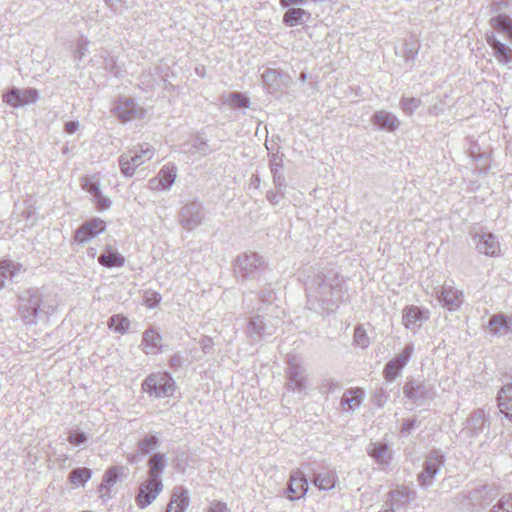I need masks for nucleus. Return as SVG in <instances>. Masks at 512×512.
<instances>
[{"label": "nucleus", "mask_w": 512, "mask_h": 512, "mask_svg": "<svg viewBox=\"0 0 512 512\" xmlns=\"http://www.w3.org/2000/svg\"><path fill=\"white\" fill-rule=\"evenodd\" d=\"M161 301V295L155 291H145L143 296V302L148 308L156 307Z\"/></svg>", "instance_id": "nucleus-46"}, {"label": "nucleus", "mask_w": 512, "mask_h": 512, "mask_svg": "<svg viewBox=\"0 0 512 512\" xmlns=\"http://www.w3.org/2000/svg\"><path fill=\"white\" fill-rule=\"evenodd\" d=\"M404 396L415 405H422L426 401L433 400L435 390L432 386L426 385L423 381L410 379L403 386Z\"/></svg>", "instance_id": "nucleus-8"}, {"label": "nucleus", "mask_w": 512, "mask_h": 512, "mask_svg": "<svg viewBox=\"0 0 512 512\" xmlns=\"http://www.w3.org/2000/svg\"><path fill=\"white\" fill-rule=\"evenodd\" d=\"M341 296L340 282L336 274H318L307 288V305L319 313L333 312Z\"/></svg>", "instance_id": "nucleus-1"}, {"label": "nucleus", "mask_w": 512, "mask_h": 512, "mask_svg": "<svg viewBox=\"0 0 512 512\" xmlns=\"http://www.w3.org/2000/svg\"><path fill=\"white\" fill-rule=\"evenodd\" d=\"M18 312L26 325L35 324L41 315L55 311L56 302L50 296H43L39 290L30 289L19 296Z\"/></svg>", "instance_id": "nucleus-3"}, {"label": "nucleus", "mask_w": 512, "mask_h": 512, "mask_svg": "<svg viewBox=\"0 0 512 512\" xmlns=\"http://www.w3.org/2000/svg\"><path fill=\"white\" fill-rule=\"evenodd\" d=\"M128 472L129 469L126 466H112L107 469L99 486L100 492L103 490L109 491L110 487L116 484L119 479L126 478Z\"/></svg>", "instance_id": "nucleus-26"}, {"label": "nucleus", "mask_w": 512, "mask_h": 512, "mask_svg": "<svg viewBox=\"0 0 512 512\" xmlns=\"http://www.w3.org/2000/svg\"><path fill=\"white\" fill-rule=\"evenodd\" d=\"M277 324L262 315L251 316L247 322L246 334L251 342L258 343L276 332Z\"/></svg>", "instance_id": "nucleus-6"}, {"label": "nucleus", "mask_w": 512, "mask_h": 512, "mask_svg": "<svg viewBox=\"0 0 512 512\" xmlns=\"http://www.w3.org/2000/svg\"><path fill=\"white\" fill-rule=\"evenodd\" d=\"M91 475L92 472L89 468H76L70 472L69 480L74 485H84L91 478Z\"/></svg>", "instance_id": "nucleus-38"}, {"label": "nucleus", "mask_w": 512, "mask_h": 512, "mask_svg": "<svg viewBox=\"0 0 512 512\" xmlns=\"http://www.w3.org/2000/svg\"><path fill=\"white\" fill-rule=\"evenodd\" d=\"M19 269L20 267L9 260L0 261V290L4 287L5 280H12Z\"/></svg>", "instance_id": "nucleus-36"}, {"label": "nucleus", "mask_w": 512, "mask_h": 512, "mask_svg": "<svg viewBox=\"0 0 512 512\" xmlns=\"http://www.w3.org/2000/svg\"><path fill=\"white\" fill-rule=\"evenodd\" d=\"M155 154V149L149 144L139 146L138 150H130L120 155L118 162L121 173L126 177H132L135 170L151 160Z\"/></svg>", "instance_id": "nucleus-4"}, {"label": "nucleus", "mask_w": 512, "mask_h": 512, "mask_svg": "<svg viewBox=\"0 0 512 512\" xmlns=\"http://www.w3.org/2000/svg\"><path fill=\"white\" fill-rule=\"evenodd\" d=\"M444 463L445 457L442 452L439 450L430 451L423 463V471L418 475L419 485L424 488L431 486Z\"/></svg>", "instance_id": "nucleus-7"}, {"label": "nucleus", "mask_w": 512, "mask_h": 512, "mask_svg": "<svg viewBox=\"0 0 512 512\" xmlns=\"http://www.w3.org/2000/svg\"><path fill=\"white\" fill-rule=\"evenodd\" d=\"M262 81L269 93L280 91L284 86H286L283 75L280 71L275 69H267L262 74Z\"/></svg>", "instance_id": "nucleus-27"}, {"label": "nucleus", "mask_w": 512, "mask_h": 512, "mask_svg": "<svg viewBox=\"0 0 512 512\" xmlns=\"http://www.w3.org/2000/svg\"><path fill=\"white\" fill-rule=\"evenodd\" d=\"M200 346H201V349L202 351L205 353V354H208V353H211L212 350H213V346H214V343H213V340L212 338L208 337V336H204L200 342H199Z\"/></svg>", "instance_id": "nucleus-56"}, {"label": "nucleus", "mask_w": 512, "mask_h": 512, "mask_svg": "<svg viewBox=\"0 0 512 512\" xmlns=\"http://www.w3.org/2000/svg\"><path fill=\"white\" fill-rule=\"evenodd\" d=\"M3 101L14 108L22 107V103L19 100V89L11 88L3 95Z\"/></svg>", "instance_id": "nucleus-42"}, {"label": "nucleus", "mask_w": 512, "mask_h": 512, "mask_svg": "<svg viewBox=\"0 0 512 512\" xmlns=\"http://www.w3.org/2000/svg\"><path fill=\"white\" fill-rule=\"evenodd\" d=\"M142 349L147 355H155L162 350V337L155 329H147L142 335Z\"/></svg>", "instance_id": "nucleus-23"}, {"label": "nucleus", "mask_w": 512, "mask_h": 512, "mask_svg": "<svg viewBox=\"0 0 512 512\" xmlns=\"http://www.w3.org/2000/svg\"><path fill=\"white\" fill-rule=\"evenodd\" d=\"M98 262L108 268L122 267L125 263V257L114 250L111 246H107L105 252L98 257Z\"/></svg>", "instance_id": "nucleus-34"}, {"label": "nucleus", "mask_w": 512, "mask_h": 512, "mask_svg": "<svg viewBox=\"0 0 512 512\" xmlns=\"http://www.w3.org/2000/svg\"><path fill=\"white\" fill-rule=\"evenodd\" d=\"M162 489V481H153L148 478L144 480L139 485L138 494L135 498L137 506L141 509L149 506L157 498Z\"/></svg>", "instance_id": "nucleus-13"}, {"label": "nucleus", "mask_w": 512, "mask_h": 512, "mask_svg": "<svg viewBox=\"0 0 512 512\" xmlns=\"http://www.w3.org/2000/svg\"><path fill=\"white\" fill-rule=\"evenodd\" d=\"M181 152L204 156L209 153V145L200 136H194L180 146Z\"/></svg>", "instance_id": "nucleus-32"}, {"label": "nucleus", "mask_w": 512, "mask_h": 512, "mask_svg": "<svg viewBox=\"0 0 512 512\" xmlns=\"http://www.w3.org/2000/svg\"><path fill=\"white\" fill-rule=\"evenodd\" d=\"M420 104L421 100L418 98H402L400 100V108L407 115H412Z\"/></svg>", "instance_id": "nucleus-41"}, {"label": "nucleus", "mask_w": 512, "mask_h": 512, "mask_svg": "<svg viewBox=\"0 0 512 512\" xmlns=\"http://www.w3.org/2000/svg\"><path fill=\"white\" fill-rule=\"evenodd\" d=\"M487 423L485 411L483 409H476L467 418L466 429L470 436L476 437L484 431Z\"/></svg>", "instance_id": "nucleus-25"}, {"label": "nucleus", "mask_w": 512, "mask_h": 512, "mask_svg": "<svg viewBox=\"0 0 512 512\" xmlns=\"http://www.w3.org/2000/svg\"><path fill=\"white\" fill-rule=\"evenodd\" d=\"M203 220V207L198 201L184 205L179 213V222L186 230H194Z\"/></svg>", "instance_id": "nucleus-12"}, {"label": "nucleus", "mask_w": 512, "mask_h": 512, "mask_svg": "<svg viewBox=\"0 0 512 512\" xmlns=\"http://www.w3.org/2000/svg\"><path fill=\"white\" fill-rule=\"evenodd\" d=\"M366 452L378 465H389L392 460V450L384 442H370Z\"/></svg>", "instance_id": "nucleus-21"}, {"label": "nucleus", "mask_w": 512, "mask_h": 512, "mask_svg": "<svg viewBox=\"0 0 512 512\" xmlns=\"http://www.w3.org/2000/svg\"><path fill=\"white\" fill-rule=\"evenodd\" d=\"M489 331L495 336H506L512 333V318L499 313L491 316L488 322Z\"/></svg>", "instance_id": "nucleus-22"}, {"label": "nucleus", "mask_w": 512, "mask_h": 512, "mask_svg": "<svg viewBox=\"0 0 512 512\" xmlns=\"http://www.w3.org/2000/svg\"><path fill=\"white\" fill-rule=\"evenodd\" d=\"M251 182L253 185H255V187H258L260 185V177L258 175H253L252 176V179H251Z\"/></svg>", "instance_id": "nucleus-62"}, {"label": "nucleus", "mask_w": 512, "mask_h": 512, "mask_svg": "<svg viewBox=\"0 0 512 512\" xmlns=\"http://www.w3.org/2000/svg\"><path fill=\"white\" fill-rule=\"evenodd\" d=\"M413 352L414 345L408 344L404 347L400 354L389 360L383 370L384 378L389 382L395 381V379L401 374L403 368L409 362Z\"/></svg>", "instance_id": "nucleus-10"}, {"label": "nucleus", "mask_w": 512, "mask_h": 512, "mask_svg": "<svg viewBox=\"0 0 512 512\" xmlns=\"http://www.w3.org/2000/svg\"><path fill=\"white\" fill-rule=\"evenodd\" d=\"M287 379V390L298 393L305 390L307 384V373L302 366L290 362L287 369Z\"/></svg>", "instance_id": "nucleus-17"}, {"label": "nucleus", "mask_w": 512, "mask_h": 512, "mask_svg": "<svg viewBox=\"0 0 512 512\" xmlns=\"http://www.w3.org/2000/svg\"><path fill=\"white\" fill-rule=\"evenodd\" d=\"M129 461L131 463L135 462L136 461V455H132L130 458H129Z\"/></svg>", "instance_id": "nucleus-63"}, {"label": "nucleus", "mask_w": 512, "mask_h": 512, "mask_svg": "<svg viewBox=\"0 0 512 512\" xmlns=\"http://www.w3.org/2000/svg\"><path fill=\"white\" fill-rule=\"evenodd\" d=\"M433 294L442 307L449 311L459 309L463 302V292L456 289L453 282H445L442 286L434 288Z\"/></svg>", "instance_id": "nucleus-9"}, {"label": "nucleus", "mask_w": 512, "mask_h": 512, "mask_svg": "<svg viewBox=\"0 0 512 512\" xmlns=\"http://www.w3.org/2000/svg\"><path fill=\"white\" fill-rule=\"evenodd\" d=\"M498 407L512 421V383L504 385L497 394Z\"/></svg>", "instance_id": "nucleus-30"}, {"label": "nucleus", "mask_w": 512, "mask_h": 512, "mask_svg": "<svg viewBox=\"0 0 512 512\" xmlns=\"http://www.w3.org/2000/svg\"><path fill=\"white\" fill-rule=\"evenodd\" d=\"M67 441L74 446H80L88 441V434L79 430H71Z\"/></svg>", "instance_id": "nucleus-43"}, {"label": "nucleus", "mask_w": 512, "mask_h": 512, "mask_svg": "<svg viewBox=\"0 0 512 512\" xmlns=\"http://www.w3.org/2000/svg\"><path fill=\"white\" fill-rule=\"evenodd\" d=\"M148 479L153 481H161L160 477L163 474L167 465L164 454L155 453L148 460Z\"/></svg>", "instance_id": "nucleus-31"}, {"label": "nucleus", "mask_w": 512, "mask_h": 512, "mask_svg": "<svg viewBox=\"0 0 512 512\" xmlns=\"http://www.w3.org/2000/svg\"><path fill=\"white\" fill-rule=\"evenodd\" d=\"M496 508L503 510L504 512H512V494L502 496L491 512H497L495 510Z\"/></svg>", "instance_id": "nucleus-48"}, {"label": "nucleus", "mask_w": 512, "mask_h": 512, "mask_svg": "<svg viewBox=\"0 0 512 512\" xmlns=\"http://www.w3.org/2000/svg\"><path fill=\"white\" fill-rule=\"evenodd\" d=\"M379 512H394L393 509H386L384 511H379Z\"/></svg>", "instance_id": "nucleus-64"}, {"label": "nucleus", "mask_w": 512, "mask_h": 512, "mask_svg": "<svg viewBox=\"0 0 512 512\" xmlns=\"http://www.w3.org/2000/svg\"><path fill=\"white\" fill-rule=\"evenodd\" d=\"M371 121L379 129L386 130L388 132L395 131L400 125L399 119L387 110L376 111L373 114Z\"/></svg>", "instance_id": "nucleus-24"}, {"label": "nucleus", "mask_w": 512, "mask_h": 512, "mask_svg": "<svg viewBox=\"0 0 512 512\" xmlns=\"http://www.w3.org/2000/svg\"><path fill=\"white\" fill-rule=\"evenodd\" d=\"M207 512H230V509L227 507L226 503L214 501L210 504Z\"/></svg>", "instance_id": "nucleus-55"}, {"label": "nucleus", "mask_w": 512, "mask_h": 512, "mask_svg": "<svg viewBox=\"0 0 512 512\" xmlns=\"http://www.w3.org/2000/svg\"><path fill=\"white\" fill-rule=\"evenodd\" d=\"M107 325L109 329L123 335L130 328V320L122 314H115L109 318Z\"/></svg>", "instance_id": "nucleus-35"}, {"label": "nucleus", "mask_w": 512, "mask_h": 512, "mask_svg": "<svg viewBox=\"0 0 512 512\" xmlns=\"http://www.w3.org/2000/svg\"><path fill=\"white\" fill-rule=\"evenodd\" d=\"M177 176V167L173 163H168L162 167L158 177L149 181L151 187L168 190L172 187Z\"/></svg>", "instance_id": "nucleus-20"}, {"label": "nucleus", "mask_w": 512, "mask_h": 512, "mask_svg": "<svg viewBox=\"0 0 512 512\" xmlns=\"http://www.w3.org/2000/svg\"><path fill=\"white\" fill-rule=\"evenodd\" d=\"M158 444L159 439L156 435H148L138 442V449L141 454L147 455L157 449Z\"/></svg>", "instance_id": "nucleus-39"}, {"label": "nucleus", "mask_w": 512, "mask_h": 512, "mask_svg": "<svg viewBox=\"0 0 512 512\" xmlns=\"http://www.w3.org/2000/svg\"><path fill=\"white\" fill-rule=\"evenodd\" d=\"M184 362V358L180 353H176L170 357L169 364L173 369H178Z\"/></svg>", "instance_id": "nucleus-59"}, {"label": "nucleus", "mask_w": 512, "mask_h": 512, "mask_svg": "<svg viewBox=\"0 0 512 512\" xmlns=\"http://www.w3.org/2000/svg\"><path fill=\"white\" fill-rule=\"evenodd\" d=\"M82 188L90 193L93 197L100 195L101 193L98 182L94 181L92 178H84L82 182Z\"/></svg>", "instance_id": "nucleus-47"}, {"label": "nucleus", "mask_w": 512, "mask_h": 512, "mask_svg": "<svg viewBox=\"0 0 512 512\" xmlns=\"http://www.w3.org/2000/svg\"><path fill=\"white\" fill-rule=\"evenodd\" d=\"M273 176V184L275 186V189L279 192V193H282V190H284V188L286 187V181H285V177L282 173H275V175H272Z\"/></svg>", "instance_id": "nucleus-53"}, {"label": "nucleus", "mask_w": 512, "mask_h": 512, "mask_svg": "<svg viewBox=\"0 0 512 512\" xmlns=\"http://www.w3.org/2000/svg\"><path fill=\"white\" fill-rule=\"evenodd\" d=\"M188 505V494L182 487H177L173 491L172 498L167 506L166 512H184Z\"/></svg>", "instance_id": "nucleus-33"}, {"label": "nucleus", "mask_w": 512, "mask_h": 512, "mask_svg": "<svg viewBox=\"0 0 512 512\" xmlns=\"http://www.w3.org/2000/svg\"><path fill=\"white\" fill-rule=\"evenodd\" d=\"M305 15V10L301 8H290L284 14L283 22L291 27L297 26L303 22V17Z\"/></svg>", "instance_id": "nucleus-37"}, {"label": "nucleus", "mask_w": 512, "mask_h": 512, "mask_svg": "<svg viewBox=\"0 0 512 512\" xmlns=\"http://www.w3.org/2000/svg\"><path fill=\"white\" fill-rule=\"evenodd\" d=\"M288 497L291 500L300 499L308 491V481L300 469H296L290 475L288 485Z\"/></svg>", "instance_id": "nucleus-19"}, {"label": "nucleus", "mask_w": 512, "mask_h": 512, "mask_svg": "<svg viewBox=\"0 0 512 512\" xmlns=\"http://www.w3.org/2000/svg\"><path fill=\"white\" fill-rule=\"evenodd\" d=\"M339 387L338 381L333 378L324 379L321 385L322 390L331 392Z\"/></svg>", "instance_id": "nucleus-57"}, {"label": "nucleus", "mask_w": 512, "mask_h": 512, "mask_svg": "<svg viewBox=\"0 0 512 512\" xmlns=\"http://www.w3.org/2000/svg\"><path fill=\"white\" fill-rule=\"evenodd\" d=\"M428 318L429 311L415 305L406 306L402 310L403 325L414 333L422 327Z\"/></svg>", "instance_id": "nucleus-14"}, {"label": "nucleus", "mask_w": 512, "mask_h": 512, "mask_svg": "<svg viewBox=\"0 0 512 512\" xmlns=\"http://www.w3.org/2000/svg\"><path fill=\"white\" fill-rule=\"evenodd\" d=\"M263 265L264 261L257 253H243L236 258L235 273L243 278H250Z\"/></svg>", "instance_id": "nucleus-11"}, {"label": "nucleus", "mask_w": 512, "mask_h": 512, "mask_svg": "<svg viewBox=\"0 0 512 512\" xmlns=\"http://www.w3.org/2000/svg\"><path fill=\"white\" fill-rule=\"evenodd\" d=\"M418 423H417V419L416 418H408V419H404L403 422H402V425H401V430L400 432L402 434H409L415 426H417Z\"/></svg>", "instance_id": "nucleus-52"}, {"label": "nucleus", "mask_w": 512, "mask_h": 512, "mask_svg": "<svg viewBox=\"0 0 512 512\" xmlns=\"http://www.w3.org/2000/svg\"><path fill=\"white\" fill-rule=\"evenodd\" d=\"M354 343L361 348H366L369 345V338L365 329L362 326L355 327L354 330Z\"/></svg>", "instance_id": "nucleus-44"}, {"label": "nucleus", "mask_w": 512, "mask_h": 512, "mask_svg": "<svg viewBox=\"0 0 512 512\" xmlns=\"http://www.w3.org/2000/svg\"><path fill=\"white\" fill-rule=\"evenodd\" d=\"M116 116L122 121L127 122L134 119H141L145 116V110L141 108L134 99L126 98L120 100L115 109Z\"/></svg>", "instance_id": "nucleus-15"}, {"label": "nucleus", "mask_w": 512, "mask_h": 512, "mask_svg": "<svg viewBox=\"0 0 512 512\" xmlns=\"http://www.w3.org/2000/svg\"><path fill=\"white\" fill-rule=\"evenodd\" d=\"M285 194H284V190H282V193H279L276 189L275 190H270L267 192L266 194V198L267 200L272 204V205H277L279 204V202L284 198Z\"/></svg>", "instance_id": "nucleus-51"}, {"label": "nucleus", "mask_w": 512, "mask_h": 512, "mask_svg": "<svg viewBox=\"0 0 512 512\" xmlns=\"http://www.w3.org/2000/svg\"><path fill=\"white\" fill-rule=\"evenodd\" d=\"M88 44H89V42L85 38H81L79 40L77 51H76L77 57L79 59H82L85 56L86 52L88 51Z\"/></svg>", "instance_id": "nucleus-58"}, {"label": "nucleus", "mask_w": 512, "mask_h": 512, "mask_svg": "<svg viewBox=\"0 0 512 512\" xmlns=\"http://www.w3.org/2000/svg\"><path fill=\"white\" fill-rule=\"evenodd\" d=\"M142 389L156 398L170 397L175 390V382L167 372L153 373L144 380Z\"/></svg>", "instance_id": "nucleus-5"}, {"label": "nucleus", "mask_w": 512, "mask_h": 512, "mask_svg": "<svg viewBox=\"0 0 512 512\" xmlns=\"http://www.w3.org/2000/svg\"><path fill=\"white\" fill-rule=\"evenodd\" d=\"M94 199L99 210L108 209L111 205V200L108 197L104 196L102 192L100 193V195L95 196Z\"/></svg>", "instance_id": "nucleus-54"}, {"label": "nucleus", "mask_w": 512, "mask_h": 512, "mask_svg": "<svg viewBox=\"0 0 512 512\" xmlns=\"http://www.w3.org/2000/svg\"><path fill=\"white\" fill-rule=\"evenodd\" d=\"M492 28L487 31L485 39L491 47L493 55L500 65L512 63V19L500 14L492 17L489 21Z\"/></svg>", "instance_id": "nucleus-2"}, {"label": "nucleus", "mask_w": 512, "mask_h": 512, "mask_svg": "<svg viewBox=\"0 0 512 512\" xmlns=\"http://www.w3.org/2000/svg\"><path fill=\"white\" fill-rule=\"evenodd\" d=\"M338 476L335 469H326L322 472L314 473L313 484L320 490H331L335 487Z\"/></svg>", "instance_id": "nucleus-29"}, {"label": "nucleus", "mask_w": 512, "mask_h": 512, "mask_svg": "<svg viewBox=\"0 0 512 512\" xmlns=\"http://www.w3.org/2000/svg\"><path fill=\"white\" fill-rule=\"evenodd\" d=\"M38 99V92L36 89L27 88V89H19V100L22 103V106L29 105L35 103Z\"/></svg>", "instance_id": "nucleus-40"}, {"label": "nucleus", "mask_w": 512, "mask_h": 512, "mask_svg": "<svg viewBox=\"0 0 512 512\" xmlns=\"http://www.w3.org/2000/svg\"><path fill=\"white\" fill-rule=\"evenodd\" d=\"M79 128V122L78 121H68L65 123L64 129L65 132L69 134L75 133Z\"/></svg>", "instance_id": "nucleus-60"}, {"label": "nucleus", "mask_w": 512, "mask_h": 512, "mask_svg": "<svg viewBox=\"0 0 512 512\" xmlns=\"http://www.w3.org/2000/svg\"><path fill=\"white\" fill-rule=\"evenodd\" d=\"M364 399V391L361 388L346 390L341 398L340 404L348 411H355Z\"/></svg>", "instance_id": "nucleus-28"}, {"label": "nucleus", "mask_w": 512, "mask_h": 512, "mask_svg": "<svg viewBox=\"0 0 512 512\" xmlns=\"http://www.w3.org/2000/svg\"><path fill=\"white\" fill-rule=\"evenodd\" d=\"M388 398H389L388 392L383 388H379L374 391L373 396H372V401L376 406L383 407L385 405V403L387 402Z\"/></svg>", "instance_id": "nucleus-49"}, {"label": "nucleus", "mask_w": 512, "mask_h": 512, "mask_svg": "<svg viewBox=\"0 0 512 512\" xmlns=\"http://www.w3.org/2000/svg\"><path fill=\"white\" fill-rule=\"evenodd\" d=\"M283 167V160L281 156L273 155L270 160V169L272 175H275V173H282L281 169Z\"/></svg>", "instance_id": "nucleus-50"}, {"label": "nucleus", "mask_w": 512, "mask_h": 512, "mask_svg": "<svg viewBox=\"0 0 512 512\" xmlns=\"http://www.w3.org/2000/svg\"><path fill=\"white\" fill-rule=\"evenodd\" d=\"M272 296H273V292L272 291H267V292L262 291L259 294V298H260V300L263 303L271 302L272 301Z\"/></svg>", "instance_id": "nucleus-61"}, {"label": "nucleus", "mask_w": 512, "mask_h": 512, "mask_svg": "<svg viewBox=\"0 0 512 512\" xmlns=\"http://www.w3.org/2000/svg\"><path fill=\"white\" fill-rule=\"evenodd\" d=\"M106 228L105 222L100 218H93L83 223L76 231L74 239L77 243L83 244L102 233Z\"/></svg>", "instance_id": "nucleus-16"}, {"label": "nucleus", "mask_w": 512, "mask_h": 512, "mask_svg": "<svg viewBox=\"0 0 512 512\" xmlns=\"http://www.w3.org/2000/svg\"><path fill=\"white\" fill-rule=\"evenodd\" d=\"M476 249L479 253L495 257L500 253V244L494 234L490 232L476 233L473 236Z\"/></svg>", "instance_id": "nucleus-18"}, {"label": "nucleus", "mask_w": 512, "mask_h": 512, "mask_svg": "<svg viewBox=\"0 0 512 512\" xmlns=\"http://www.w3.org/2000/svg\"><path fill=\"white\" fill-rule=\"evenodd\" d=\"M229 101L232 105L239 108H248L250 105L249 99L239 92H232L229 95Z\"/></svg>", "instance_id": "nucleus-45"}]
</instances>
